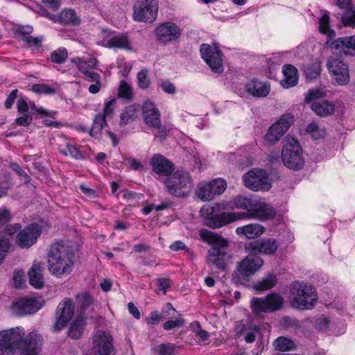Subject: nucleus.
<instances>
[{
    "instance_id": "nucleus-1",
    "label": "nucleus",
    "mask_w": 355,
    "mask_h": 355,
    "mask_svg": "<svg viewBox=\"0 0 355 355\" xmlns=\"http://www.w3.org/2000/svg\"><path fill=\"white\" fill-rule=\"evenodd\" d=\"M24 329L19 327L6 330L0 338V355H14L21 349L25 354L38 355L41 350L40 336L30 333L24 338Z\"/></svg>"
},
{
    "instance_id": "nucleus-2",
    "label": "nucleus",
    "mask_w": 355,
    "mask_h": 355,
    "mask_svg": "<svg viewBox=\"0 0 355 355\" xmlns=\"http://www.w3.org/2000/svg\"><path fill=\"white\" fill-rule=\"evenodd\" d=\"M75 251L73 247L64 242L53 243L48 251L49 270L52 275L60 277L69 275L73 270Z\"/></svg>"
},
{
    "instance_id": "nucleus-3",
    "label": "nucleus",
    "mask_w": 355,
    "mask_h": 355,
    "mask_svg": "<svg viewBox=\"0 0 355 355\" xmlns=\"http://www.w3.org/2000/svg\"><path fill=\"white\" fill-rule=\"evenodd\" d=\"M200 236L203 241L211 245L208 250V259L218 269L225 270L227 261L230 256L226 252L228 247V241L218 234L203 229L200 232Z\"/></svg>"
},
{
    "instance_id": "nucleus-4",
    "label": "nucleus",
    "mask_w": 355,
    "mask_h": 355,
    "mask_svg": "<svg viewBox=\"0 0 355 355\" xmlns=\"http://www.w3.org/2000/svg\"><path fill=\"white\" fill-rule=\"evenodd\" d=\"M289 297L293 308L310 310L313 308L318 300V294L313 286L295 281L291 284Z\"/></svg>"
},
{
    "instance_id": "nucleus-5",
    "label": "nucleus",
    "mask_w": 355,
    "mask_h": 355,
    "mask_svg": "<svg viewBox=\"0 0 355 355\" xmlns=\"http://www.w3.org/2000/svg\"><path fill=\"white\" fill-rule=\"evenodd\" d=\"M164 186L167 192L175 198H187L192 189V180L189 172L177 170L166 178Z\"/></svg>"
},
{
    "instance_id": "nucleus-6",
    "label": "nucleus",
    "mask_w": 355,
    "mask_h": 355,
    "mask_svg": "<svg viewBox=\"0 0 355 355\" xmlns=\"http://www.w3.org/2000/svg\"><path fill=\"white\" fill-rule=\"evenodd\" d=\"M302 154L299 141L293 137H286L282 150V160L284 166L293 171L302 169L304 165Z\"/></svg>"
},
{
    "instance_id": "nucleus-7",
    "label": "nucleus",
    "mask_w": 355,
    "mask_h": 355,
    "mask_svg": "<svg viewBox=\"0 0 355 355\" xmlns=\"http://www.w3.org/2000/svg\"><path fill=\"white\" fill-rule=\"evenodd\" d=\"M158 10L157 0H136L132 19L135 21L152 24L157 19Z\"/></svg>"
},
{
    "instance_id": "nucleus-8",
    "label": "nucleus",
    "mask_w": 355,
    "mask_h": 355,
    "mask_svg": "<svg viewBox=\"0 0 355 355\" xmlns=\"http://www.w3.org/2000/svg\"><path fill=\"white\" fill-rule=\"evenodd\" d=\"M200 54L202 59L214 73H222L223 72V53L217 44L211 46L207 43L202 44L200 46Z\"/></svg>"
},
{
    "instance_id": "nucleus-9",
    "label": "nucleus",
    "mask_w": 355,
    "mask_h": 355,
    "mask_svg": "<svg viewBox=\"0 0 355 355\" xmlns=\"http://www.w3.org/2000/svg\"><path fill=\"white\" fill-rule=\"evenodd\" d=\"M245 217L244 212H216L211 207L210 211L205 216V225L212 229H218Z\"/></svg>"
},
{
    "instance_id": "nucleus-10",
    "label": "nucleus",
    "mask_w": 355,
    "mask_h": 355,
    "mask_svg": "<svg viewBox=\"0 0 355 355\" xmlns=\"http://www.w3.org/2000/svg\"><path fill=\"white\" fill-rule=\"evenodd\" d=\"M263 264V259L257 254H249L245 258L240 261L236 270L233 273L232 279L234 282H241V279H246L256 271H257Z\"/></svg>"
},
{
    "instance_id": "nucleus-11",
    "label": "nucleus",
    "mask_w": 355,
    "mask_h": 355,
    "mask_svg": "<svg viewBox=\"0 0 355 355\" xmlns=\"http://www.w3.org/2000/svg\"><path fill=\"white\" fill-rule=\"evenodd\" d=\"M245 186L254 191H269L272 185L266 171L259 168L251 169L243 175Z\"/></svg>"
},
{
    "instance_id": "nucleus-12",
    "label": "nucleus",
    "mask_w": 355,
    "mask_h": 355,
    "mask_svg": "<svg viewBox=\"0 0 355 355\" xmlns=\"http://www.w3.org/2000/svg\"><path fill=\"white\" fill-rule=\"evenodd\" d=\"M75 311V304L69 297L64 298L57 306L55 313L54 331L62 330L72 319Z\"/></svg>"
},
{
    "instance_id": "nucleus-13",
    "label": "nucleus",
    "mask_w": 355,
    "mask_h": 355,
    "mask_svg": "<svg viewBox=\"0 0 355 355\" xmlns=\"http://www.w3.org/2000/svg\"><path fill=\"white\" fill-rule=\"evenodd\" d=\"M327 67L332 78L339 85H346L350 80L348 65L340 57L331 56Z\"/></svg>"
},
{
    "instance_id": "nucleus-14",
    "label": "nucleus",
    "mask_w": 355,
    "mask_h": 355,
    "mask_svg": "<svg viewBox=\"0 0 355 355\" xmlns=\"http://www.w3.org/2000/svg\"><path fill=\"white\" fill-rule=\"evenodd\" d=\"M294 116L291 113H286L281 116L268 130L264 139L269 144L277 142L293 123Z\"/></svg>"
},
{
    "instance_id": "nucleus-15",
    "label": "nucleus",
    "mask_w": 355,
    "mask_h": 355,
    "mask_svg": "<svg viewBox=\"0 0 355 355\" xmlns=\"http://www.w3.org/2000/svg\"><path fill=\"white\" fill-rule=\"evenodd\" d=\"M154 33L157 40L166 44L176 42L180 37V28L173 21H166L159 24L155 29Z\"/></svg>"
},
{
    "instance_id": "nucleus-16",
    "label": "nucleus",
    "mask_w": 355,
    "mask_h": 355,
    "mask_svg": "<svg viewBox=\"0 0 355 355\" xmlns=\"http://www.w3.org/2000/svg\"><path fill=\"white\" fill-rule=\"evenodd\" d=\"M279 245L277 239L272 237L263 238L246 243L245 250L248 254L270 255L277 252Z\"/></svg>"
},
{
    "instance_id": "nucleus-17",
    "label": "nucleus",
    "mask_w": 355,
    "mask_h": 355,
    "mask_svg": "<svg viewBox=\"0 0 355 355\" xmlns=\"http://www.w3.org/2000/svg\"><path fill=\"white\" fill-rule=\"evenodd\" d=\"M41 234L42 229L39 225L30 223L17 233L15 243L21 248L28 249L36 243Z\"/></svg>"
},
{
    "instance_id": "nucleus-18",
    "label": "nucleus",
    "mask_w": 355,
    "mask_h": 355,
    "mask_svg": "<svg viewBox=\"0 0 355 355\" xmlns=\"http://www.w3.org/2000/svg\"><path fill=\"white\" fill-rule=\"evenodd\" d=\"M328 45L335 55L355 56V35L333 39Z\"/></svg>"
},
{
    "instance_id": "nucleus-19",
    "label": "nucleus",
    "mask_w": 355,
    "mask_h": 355,
    "mask_svg": "<svg viewBox=\"0 0 355 355\" xmlns=\"http://www.w3.org/2000/svg\"><path fill=\"white\" fill-rule=\"evenodd\" d=\"M95 355H114L112 336L102 330H97L93 338Z\"/></svg>"
},
{
    "instance_id": "nucleus-20",
    "label": "nucleus",
    "mask_w": 355,
    "mask_h": 355,
    "mask_svg": "<svg viewBox=\"0 0 355 355\" xmlns=\"http://www.w3.org/2000/svg\"><path fill=\"white\" fill-rule=\"evenodd\" d=\"M40 308V303L35 298L22 297L12 304L14 312L19 316L35 313Z\"/></svg>"
},
{
    "instance_id": "nucleus-21",
    "label": "nucleus",
    "mask_w": 355,
    "mask_h": 355,
    "mask_svg": "<svg viewBox=\"0 0 355 355\" xmlns=\"http://www.w3.org/2000/svg\"><path fill=\"white\" fill-rule=\"evenodd\" d=\"M154 173L160 176L168 177L174 171L173 163L160 154L154 155L150 162Z\"/></svg>"
},
{
    "instance_id": "nucleus-22",
    "label": "nucleus",
    "mask_w": 355,
    "mask_h": 355,
    "mask_svg": "<svg viewBox=\"0 0 355 355\" xmlns=\"http://www.w3.org/2000/svg\"><path fill=\"white\" fill-rule=\"evenodd\" d=\"M142 114L148 126H159L161 124L160 112L153 103L145 102L142 107Z\"/></svg>"
},
{
    "instance_id": "nucleus-23",
    "label": "nucleus",
    "mask_w": 355,
    "mask_h": 355,
    "mask_svg": "<svg viewBox=\"0 0 355 355\" xmlns=\"http://www.w3.org/2000/svg\"><path fill=\"white\" fill-rule=\"evenodd\" d=\"M245 89L248 94L257 98L267 96L270 91V84L252 79L245 85Z\"/></svg>"
},
{
    "instance_id": "nucleus-24",
    "label": "nucleus",
    "mask_w": 355,
    "mask_h": 355,
    "mask_svg": "<svg viewBox=\"0 0 355 355\" xmlns=\"http://www.w3.org/2000/svg\"><path fill=\"white\" fill-rule=\"evenodd\" d=\"M277 214V211L270 205L263 203L261 205L254 204L252 209H250L249 218H254L261 220H267L273 218Z\"/></svg>"
},
{
    "instance_id": "nucleus-25",
    "label": "nucleus",
    "mask_w": 355,
    "mask_h": 355,
    "mask_svg": "<svg viewBox=\"0 0 355 355\" xmlns=\"http://www.w3.org/2000/svg\"><path fill=\"white\" fill-rule=\"evenodd\" d=\"M284 79L281 85L284 88L288 89L295 86L298 83L299 75L297 68L291 64H284L282 69Z\"/></svg>"
},
{
    "instance_id": "nucleus-26",
    "label": "nucleus",
    "mask_w": 355,
    "mask_h": 355,
    "mask_svg": "<svg viewBox=\"0 0 355 355\" xmlns=\"http://www.w3.org/2000/svg\"><path fill=\"white\" fill-rule=\"evenodd\" d=\"M265 232V227L259 223H250L236 228V232L239 236H245L249 239L259 237Z\"/></svg>"
},
{
    "instance_id": "nucleus-27",
    "label": "nucleus",
    "mask_w": 355,
    "mask_h": 355,
    "mask_svg": "<svg viewBox=\"0 0 355 355\" xmlns=\"http://www.w3.org/2000/svg\"><path fill=\"white\" fill-rule=\"evenodd\" d=\"M72 61L76 64L77 69L85 76L89 71L96 69L99 64L98 60L94 57H91L87 60L76 57L73 58Z\"/></svg>"
},
{
    "instance_id": "nucleus-28",
    "label": "nucleus",
    "mask_w": 355,
    "mask_h": 355,
    "mask_svg": "<svg viewBox=\"0 0 355 355\" xmlns=\"http://www.w3.org/2000/svg\"><path fill=\"white\" fill-rule=\"evenodd\" d=\"M311 110L320 116H327L331 115L335 112V105L324 100L322 102H313L311 106Z\"/></svg>"
},
{
    "instance_id": "nucleus-29",
    "label": "nucleus",
    "mask_w": 355,
    "mask_h": 355,
    "mask_svg": "<svg viewBox=\"0 0 355 355\" xmlns=\"http://www.w3.org/2000/svg\"><path fill=\"white\" fill-rule=\"evenodd\" d=\"M58 149L60 154L74 159L84 160L86 159V156L80 150V147L76 145L67 143L64 146H59Z\"/></svg>"
},
{
    "instance_id": "nucleus-30",
    "label": "nucleus",
    "mask_w": 355,
    "mask_h": 355,
    "mask_svg": "<svg viewBox=\"0 0 355 355\" xmlns=\"http://www.w3.org/2000/svg\"><path fill=\"white\" fill-rule=\"evenodd\" d=\"M29 284L37 289L44 287L43 276L41 272V266L34 263L30 268L28 273Z\"/></svg>"
},
{
    "instance_id": "nucleus-31",
    "label": "nucleus",
    "mask_w": 355,
    "mask_h": 355,
    "mask_svg": "<svg viewBox=\"0 0 355 355\" xmlns=\"http://www.w3.org/2000/svg\"><path fill=\"white\" fill-rule=\"evenodd\" d=\"M319 31L327 35V44H329L336 37V31L330 27V16L327 12L319 20Z\"/></svg>"
},
{
    "instance_id": "nucleus-32",
    "label": "nucleus",
    "mask_w": 355,
    "mask_h": 355,
    "mask_svg": "<svg viewBox=\"0 0 355 355\" xmlns=\"http://www.w3.org/2000/svg\"><path fill=\"white\" fill-rule=\"evenodd\" d=\"M60 24L67 26H78L80 24V19L74 10L68 8L63 10L58 15Z\"/></svg>"
},
{
    "instance_id": "nucleus-33",
    "label": "nucleus",
    "mask_w": 355,
    "mask_h": 355,
    "mask_svg": "<svg viewBox=\"0 0 355 355\" xmlns=\"http://www.w3.org/2000/svg\"><path fill=\"white\" fill-rule=\"evenodd\" d=\"M137 109L135 105L126 106L120 114V126H125L137 118Z\"/></svg>"
},
{
    "instance_id": "nucleus-34",
    "label": "nucleus",
    "mask_w": 355,
    "mask_h": 355,
    "mask_svg": "<svg viewBox=\"0 0 355 355\" xmlns=\"http://www.w3.org/2000/svg\"><path fill=\"white\" fill-rule=\"evenodd\" d=\"M85 322L82 318H77L71 324L68 329V336L73 340L82 338Z\"/></svg>"
},
{
    "instance_id": "nucleus-35",
    "label": "nucleus",
    "mask_w": 355,
    "mask_h": 355,
    "mask_svg": "<svg viewBox=\"0 0 355 355\" xmlns=\"http://www.w3.org/2000/svg\"><path fill=\"white\" fill-rule=\"evenodd\" d=\"M267 301L268 309L270 313L280 310L284 304L283 297L277 293H272L266 297Z\"/></svg>"
},
{
    "instance_id": "nucleus-36",
    "label": "nucleus",
    "mask_w": 355,
    "mask_h": 355,
    "mask_svg": "<svg viewBox=\"0 0 355 355\" xmlns=\"http://www.w3.org/2000/svg\"><path fill=\"white\" fill-rule=\"evenodd\" d=\"M106 118L98 113L95 115L93 119V124L89 131L90 136L93 137H97L101 132L102 129L104 126L107 125Z\"/></svg>"
},
{
    "instance_id": "nucleus-37",
    "label": "nucleus",
    "mask_w": 355,
    "mask_h": 355,
    "mask_svg": "<svg viewBox=\"0 0 355 355\" xmlns=\"http://www.w3.org/2000/svg\"><path fill=\"white\" fill-rule=\"evenodd\" d=\"M107 45L110 48L130 49L128 37L124 35L112 36L107 41Z\"/></svg>"
},
{
    "instance_id": "nucleus-38",
    "label": "nucleus",
    "mask_w": 355,
    "mask_h": 355,
    "mask_svg": "<svg viewBox=\"0 0 355 355\" xmlns=\"http://www.w3.org/2000/svg\"><path fill=\"white\" fill-rule=\"evenodd\" d=\"M275 349L280 352L291 351L296 349L294 341L284 336L277 338L274 343Z\"/></svg>"
},
{
    "instance_id": "nucleus-39",
    "label": "nucleus",
    "mask_w": 355,
    "mask_h": 355,
    "mask_svg": "<svg viewBox=\"0 0 355 355\" xmlns=\"http://www.w3.org/2000/svg\"><path fill=\"white\" fill-rule=\"evenodd\" d=\"M250 306L252 312L256 315L261 313H270L266 297H253L251 300Z\"/></svg>"
},
{
    "instance_id": "nucleus-40",
    "label": "nucleus",
    "mask_w": 355,
    "mask_h": 355,
    "mask_svg": "<svg viewBox=\"0 0 355 355\" xmlns=\"http://www.w3.org/2000/svg\"><path fill=\"white\" fill-rule=\"evenodd\" d=\"M250 306L252 312L256 315L261 313H270L266 297H253L251 300Z\"/></svg>"
},
{
    "instance_id": "nucleus-41",
    "label": "nucleus",
    "mask_w": 355,
    "mask_h": 355,
    "mask_svg": "<svg viewBox=\"0 0 355 355\" xmlns=\"http://www.w3.org/2000/svg\"><path fill=\"white\" fill-rule=\"evenodd\" d=\"M277 277L274 274H270L266 278L259 281L254 285V289L258 291H266L273 288L277 284Z\"/></svg>"
},
{
    "instance_id": "nucleus-42",
    "label": "nucleus",
    "mask_w": 355,
    "mask_h": 355,
    "mask_svg": "<svg viewBox=\"0 0 355 355\" xmlns=\"http://www.w3.org/2000/svg\"><path fill=\"white\" fill-rule=\"evenodd\" d=\"M234 207L247 211L248 217L250 215V209H252L254 204L250 198L245 196H238L232 201Z\"/></svg>"
},
{
    "instance_id": "nucleus-43",
    "label": "nucleus",
    "mask_w": 355,
    "mask_h": 355,
    "mask_svg": "<svg viewBox=\"0 0 355 355\" xmlns=\"http://www.w3.org/2000/svg\"><path fill=\"white\" fill-rule=\"evenodd\" d=\"M118 96L127 101H131L133 98L132 88L125 80L120 82L118 88Z\"/></svg>"
},
{
    "instance_id": "nucleus-44",
    "label": "nucleus",
    "mask_w": 355,
    "mask_h": 355,
    "mask_svg": "<svg viewBox=\"0 0 355 355\" xmlns=\"http://www.w3.org/2000/svg\"><path fill=\"white\" fill-rule=\"evenodd\" d=\"M75 297L78 306L83 310L87 309L94 303V298L88 292L78 293Z\"/></svg>"
},
{
    "instance_id": "nucleus-45",
    "label": "nucleus",
    "mask_w": 355,
    "mask_h": 355,
    "mask_svg": "<svg viewBox=\"0 0 355 355\" xmlns=\"http://www.w3.org/2000/svg\"><path fill=\"white\" fill-rule=\"evenodd\" d=\"M31 91L39 95H53L56 93V89L55 87L45 83L32 85Z\"/></svg>"
},
{
    "instance_id": "nucleus-46",
    "label": "nucleus",
    "mask_w": 355,
    "mask_h": 355,
    "mask_svg": "<svg viewBox=\"0 0 355 355\" xmlns=\"http://www.w3.org/2000/svg\"><path fill=\"white\" fill-rule=\"evenodd\" d=\"M209 186V183L200 185L196 191L198 197L202 201H210L215 197L213 191L208 187Z\"/></svg>"
},
{
    "instance_id": "nucleus-47",
    "label": "nucleus",
    "mask_w": 355,
    "mask_h": 355,
    "mask_svg": "<svg viewBox=\"0 0 355 355\" xmlns=\"http://www.w3.org/2000/svg\"><path fill=\"white\" fill-rule=\"evenodd\" d=\"M214 196L222 194L227 188V182L222 178H216L208 182Z\"/></svg>"
},
{
    "instance_id": "nucleus-48",
    "label": "nucleus",
    "mask_w": 355,
    "mask_h": 355,
    "mask_svg": "<svg viewBox=\"0 0 355 355\" xmlns=\"http://www.w3.org/2000/svg\"><path fill=\"white\" fill-rule=\"evenodd\" d=\"M341 22L345 27H355V8L345 10L341 15Z\"/></svg>"
},
{
    "instance_id": "nucleus-49",
    "label": "nucleus",
    "mask_w": 355,
    "mask_h": 355,
    "mask_svg": "<svg viewBox=\"0 0 355 355\" xmlns=\"http://www.w3.org/2000/svg\"><path fill=\"white\" fill-rule=\"evenodd\" d=\"M321 65L319 62H313L309 64L305 69L306 78L311 80L316 79L321 73Z\"/></svg>"
},
{
    "instance_id": "nucleus-50",
    "label": "nucleus",
    "mask_w": 355,
    "mask_h": 355,
    "mask_svg": "<svg viewBox=\"0 0 355 355\" xmlns=\"http://www.w3.org/2000/svg\"><path fill=\"white\" fill-rule=\"evenodd\" d=\"M178 347L173 343H162L155 349L158 355H176Z\"/></svg>"
},
{
    "instance_id": "nucleus-51",
    "label": "nucleus",
    "mask_w": 355,
    "mask_h": 355,
    "mask_svg": "<svg viewBox=\"0 0 355 355\" xmlns=\"http://www.w3.org/2000/svg\"><path fill=\"white\" fill-rule=\"evenodd\" d=\"M68 57V53L65 48H58L51 53V60L57 64L64 63Z\"/></svg>"
},
{
    "instance_id": "nucleus-52",
    "label": "nucleus",
    "mask_w": 355,
    "mask_h": 355,
    "mask_svg": "<svg viewBox=\"0 0 355 355\" xmlns=\"http://www.w3.org/2000/svg\"><path fill=\"white\" fill-rule=\"evenodd\" d=\"M33 31L31 26H19L14 30L15 37L24 41L26 37H28Z\"/></svg>"
},
{
    "instance_id": "nucleus-53",
    "label": "nucleus",
    "mask_w": 355,
    "mask_h": 355,
    "mask_svg": "<svg viewBox=\"0 0 355 355\" xmlns=\"http://www.w3.org/2000/svg\"><path fill=\"white\" fill-rule=\"evenodd\" d=\"M326 96V92L320 89H309L305 96L304 103H309L315 100L322 98Z\"/></svg>"
},
{
    "instance_id": "nucleus-54",
    "label": "nucleus",
    "mask_w": 355,
    "mask_h": 355,
    "mask_svg": "<svg viewBox=\"0 0 355 355\" xmlns=\"http://www.w3.org/2000/svg\"><path fill=\"white\" fill-rule=\"evenodd\" d=\"M138 85L141 89H147L150 84L149 79L148 78V71L146 69H142L137 73Z\"/></svg>"
},
{
    "instance_id": "nucleus-55",
    "label": "nucleus",
    "mask_w": 355,
    "mask_h": 355,
    "mask_svg": "<svg viewBox=\"0 0 355 355\" xmlns=\"http://www.w3.org/2000/svg\"><path fill=\"white\" fill-rule=\"evenodd\" d=\"M116 103V100L114 98H112L111 100L105 102L103 112L101 114L105 118H111L114 114Z\"/></svg>"
},
{
    "instance_id": "nucleus-56",
    "label": "nucleus",
    "mask_w": 355,
    "mask_h": 355,
    "mask_svg": "<svg viewBox=\"0 0 355 355\" xmlns=\"http://www.w3.org/2000/svg\"><path fill=\"white\" fill-rule=\"evenodd\" d=\"M184 319L180 318L175 320H169L163 324V328L166 331H170L177 327H182L184 325Z\"/></svg>"
},
{
    "instance_id": "nucleus-57",
    "label": "nucleus",
    "mask_w": 355,
    "mask_h": 355,
    "mask_svg": "<svg viewBox=\"0 0 355 355\" xmlns=\"http://www.w3.org/2000/svg\"><path fill=\"white\" fill-rule=\"evenodd\" d=\"M249 331L246 334L244 339L248 343H252L256 340L257 334L259 333L260 327L257 325H252L248 329Z\"/></svg>"
},
{
    "instance_id": "nucleus-58",
    "label": "nucleus",
    "mask_w": 355,
    "mask_h": 355,
    "mask_svg": "<svg viewBox=\"0 0 355 355\" xmlns=\"http://www.w3.org/2000/svg\"><path fill=\"white\" fill-rule=\"evenodd\" d=\"M157 285L162 294L165 295L167 290L171 287L172 282L169 278L161 277L157 279Z\"/></svg>"
},
{
    "instance_id": "nucleus-59",
    "label": "nucleus",
    "mask_w": 355,
    "mask_h": 355,
    "mask_svg": "<svg viewBox=\"0 0 355 355\" xmlns=\"http://www.w3.org/2000/svg\"><path fill=\"white\" fill-rule=\"evenodd\" d=\"M306 131L311 133L312 137L316 139L324 136V131L322 130L320 132L318 125L315 122H312L307 125Z\"/></svg>"
},
{
    "instance_id": "nucleus-60",
    "label": "nucleus",
    "mask_w": 355,
    "mask_h": 355,
    "mask_svg": "<svg viewBox=\"0 0 355 355\" xmlns=\"http://www.w3.org/2000/svg\"><path fill=\"white\" fill-rule=\"evenodd\" d=\"M11 220L10 211L7 208L0 209V229L5 227Z\"/></svg>"
},
{
    "instance_id": "nucleus-61",
    "label": "nucleus",
    "mask_w": 355,
    "mask_h": 355,
    "mask_svg": "<svg viewBox=\"0 0 355 355\" xmlns=\"http://www.w3.org/2000/svg\"><path fill=\"white\" fill-rule=\"evenodd\" d=\"M33 117L31 114L24 113L21 116L15 119V123L19 126H28L31 124Z\"/></svg>"
},
{
    "instance_id": "nucleus-62",
    "label": "nucleus",
    "mask_w": 355,
    "mask_h": 355,
    "mask_svg": "<svg viewBox=\"0 0 355 355\" xmlns=\"http://www.w3.org/2000/svg\"><path fill=\"white\" fill-rule=\"evenodd\" d=\"M315 327L320 331H324L329 328V320L325 316L320 317L315 319L314 322Z\"/></svg>"
},
{
    "instance_id": "nucleus-63",
    "label": "nucleus",
    "mask_w": 355,
    "mask_h": 355,
    "mask_svg": "<svg viewBox=\"0 0 355 355\" xmlns=\"http://www.w3.org/2000/svg\"><path fill=\"white\" fill-rule=\"evenodd\" d=\"M10 168L15 171L19 176H22L25 178V182L28 183L31 182V177L26 173V171L22 169L20 165L17 163H12L10 164Z\"/></svg>"
},
{
    "instance_id": "nucleus-64",
    "label": "nucleus",
    "mask_w": 355,
    "mask_h": 355,
    "mask_svg": "<svg viewBox=\"0 0 355 355\" xmlns=\"http://www.w3.org/2000/svg\"><path fill=\"white\" fill-rule=\"evenodd\" d=\"M161 320V315L157 311H152L149 316L146 318V321L149 326H154L159 324Z\"/></svg>"
}]
</instances>
